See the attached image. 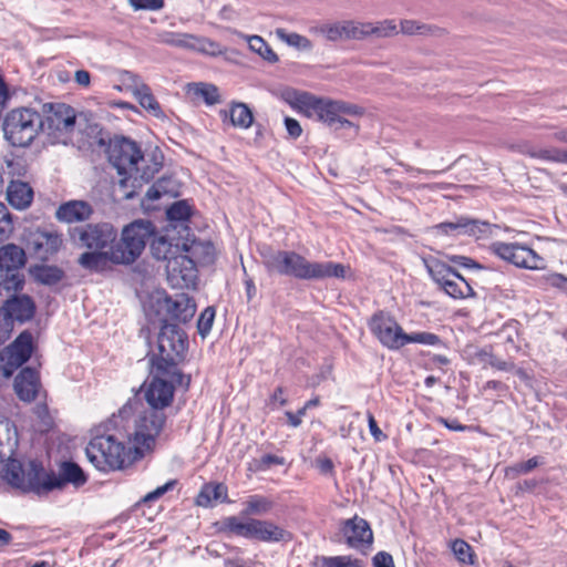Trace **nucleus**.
I'll list each match as a JSON object with an SVG mask.
<instances>
[{
    "instance_id": "20e7f679",
    "label": "nucleus",
    "mask_w": 567,
    "mask_h": 567,
    "mask_svg": "<svg viewBox=\"0 0 567 567\" xmlns=\"http://www.w3.org/2000/svg\"><path fill=\"white\" fill-rule=\"evenodd\" d=\"M105 147L110 163L121 176L118 186L123 190V197L133 198L136 189L148 183L157 168L140 169L138 163L144 161V155L137 143L127 137L114 136Z\"/></svg>"
},
{
    "instance_id": "a18cd8bd",
    "label": "nucleus",
    "mask_w": 567,
    "mask_h": 567,
    "mask_svg": "<svg viewBox=\"0 0 567 567\" xmlns=\"http://www.w3.org/2000/svg\"><path fill=\"white\" fill-rule=\"evenodd\" d=\"M402 347H404L408 343H422L427 346H436L441 344L442 340L441 338L432 332H413V333H405L402 332Z\"/></svg>"
},
{
    "instance_id": "4c0bfd02",
    "label": "nucleus",
    "mask_w": 567,
    "mask_h": 567,
    "mask_svg": "<svg viewBox=\"0 0 567 567\" xmlns=\"http://www.w3.org/2000/svg\"><path fill=\"white\" fill-rule=\"evenodd\" d=\"M443 291L454 299H464L475 296V291L460 272L458 277H453L450 282H445Z\"/></svg>"
},
{
    "instance_id": "a878e982",
    "label": "nucleus",
    "mask_w": 567,
    "mask_h": 567,
    "mask_svg": "<svg viewBox=\"0 0 567 567\" xmlns=\"http://www.w3.org/2000/svg\"><path fill=\"white\" fill-rule=\"evenodd\" d=\"M113 256V247L107 250H89L79 256L78 264L90 272H102L106 270L109 262L117 265V261Z\"/></svg>"
},
{
    "instance_id": "c9c22d12",
    "label": "nucleus",
    "mask_w": 567,
    "mask_h": 567,
    "mask_svg": "<svg viewBox=\"0 0 567 567\" xmlns=\"http://www.w3.org/2000/svg\"><path fill=\"white\" fill-rule=\"evenodd\" d=\"M522 152L534 158H540L555 163H567V151L556 147L536 148L529 145H525Z\"/></svg>"
},
{
    "instance_id": "bb28decb",
    "label": "nucleus",
    "mask_w": 567,
    "mask_h": 567,
    "mask_svg": "<svg viewBox=\"0 0 567 567\" xmlns=\"http://www.w3.org/2000/svg\"><path fill=\"white\" fill-rule=\"evenodd\" d=\"M6 198L13 208L22 210L31 205L33 189L27 182L11 181L7 186Z\"/></svg>"
},
{
    "instance_id": "4468645a",
    "label": "nucleus",
    "mask_w": 567,
    "mask_h": 567,
    "mask_svg": "<svg viewBox=\"0 0 567 567\" xmlns=\"http://www.w3.org/2000/svg\"><path fill=\"white\" fill-rule=\"evenodd\" d=\"M27 262L24 249L16 244L0 247V279L7 287V292H18L23 289L24 275L20 271Z\"/></svg>"
},
{
    "instance_id": "c03bdc74",
    "label": "nucleus",
    "mask_w": 567,
    "mask_h": 567,
    "mask_svg": "<svg viewBox=\"0 0 567 567\" xmlns=\"http://www.w3.org/2000/svg\"><path fill=\"white\" fill-rule=\"evenodd\" d=\"M276 35L288 45L299 50L310 51L312 49V42L307 37L299 33H288L285 29L279 28L276 30Z\"/></svg>"
},
{
    "instance_id": "6e6d98bb",
    "label": "nucleus",
    "mask_w": 567,
    "mask_h": 567,
    "mask_svg": "<svg viewBox=\"0 0 567 567\" xmlns=\"http://www.w3.org/2000/svg\"><path fill=\"white\" fill-rule=\"evenodd\" d=\"M131 7L135 10L157 11L164 8V0H128Z\"/></svg>"
},
{
    "instance_id": "c85d7f7f",
    "label": "nucleus",
    "mask_w": 567,
    "mask_h": 567,
    "mask_svg": "<svg viewBox=\"0 0 567 567\" xmlns=\"http://www.w3.org/2000/svg\"><path fill=\"white\" fill-rule=\"evenodd\" d=\"M30 276L43 286L52 287L61 282L65 271L56 265L38 264L29 268Z\"/></svg>"
},
{
    "instance_id": "f704fd0d",
    "label": "nucleus",
    "mask_w": 567,
    "mask_h": 567,
    "mask_svg": "<svg viewBox=\"0 0 567 567\" xmlns=\"http://www.w3.org/2000/svg\"><path fill=\"white\" fill-rule=\"evenodd\" d=\"M188 93L194 97H200L207 105H215L220 102L218 87L210 83H190L188 84Z\"/></svg>"
},
{
    "instance_id": "aec40b11",
    "label": "nucleus",
    "mask_w": 567,
    "mask_h": 567,
    "mask_svg": "<svg viewBox=\"0 0 567 567\" xmlns=\"http://www.w3.org/2000/svg\"><path fill=\"white\" fill-rule=\"evenodd\" d=\"M62 244V235L55 230L38 228L30 231L25 237L28 250L41 261H47L58 254Z\"/></svg>"
},
{
    "instance_id": "58836bf2",
    "label": "nucleus",
    "mask_w": 567,
    "mask_h": 567,
    "mask_svg": "<svg viewBox=\"0 0 567 567\" xmlns=\"http://www.w3.org/2000/svg\"><path fill=\"white\" fill-rule=\"evenodd\" d=\"M226 495V487L223 484H205L196 496V505L202 507L212 506L213 501H218Z\"/></svg>"
},
{
    "instance_id": "6e6552de",
    "label": "nucleus",
    "mask_w": 567,
    "mask_h": 567,
    "mask_svg": "<svg viewBox=\"0 0 567 567\" xmlns=\"http://www.w3.org/2000/svg\"><path fill=\"white\" fill-rule=\"evenodd\" d=\"M131 434L132 432L127 436V449L110 434L93 437L85 450L89 461L103 472L123 468L126 460L128 463L137 461L138 458H134L133 445L130 441Z\"/></svg>"
},
{
    "instance_id": "603ef678",
    "label": "nucleus",
    "mask_w": 567,
    "mask_h": 567,
    "mask_svg": "<svg viewBox=\"0 0 567 567\" xmlns=\"http://www.w3.org/2000/svg\"><path fill=\"white\" fill-rule=\"evenodd\" d=\"M452 550L462 563L473 564L472 547L463 539H455L452 543Z\"/></svg>"
},
{
    "instance_id": "6ab92c4d",
    "label": "nucleus",
    "mask_w": 567,
    "mask_h": 567,
    "mask_svg": "<svg viewBox=\"0 0 567 567\" xmlns=\"http://www.w3.org/2000/svg\"><path fill=\"white\" fill-rule=\"evenodd\" d=\"M369 328L382 346L391 350L402 348L403 329L392 316L384 311L375 312L369 321Z\"/></svg>"
},
{
    "instance_id": "37998d69",
    "label": "nucleus",
    "mask_w": 567,
    "mask_h": 567,
    "mask_svg": "<svg viewBox=\"0 0 567 567\" xmlns=\"http://www.w3.org/2000/svg\"><path fill=\"white\" fill-rule=\"evenodd\" d=\"M401 32L406 35L413 34H440L442 29L431 25L420 23L415 20H402L401 21Z\"/></svg>"
},
{
    "instance_id": "3c124183",
    "label": "nucleus",
    "mask_w": 567,
    "mask_h": 567,
    "mask_svg": "<svg viewBox=\"0 0 567 567\" xmlns=\"http://www.w3.org/2000/svg\"><path fill=\"white\" fill-rule=\"evenodd\" d=\"M13 229L12 215L9 213L7 206L0 203V241L9 238Z\"/></svg>"
},
{
    "instance_id": "2eb2a0df",
    "label": "nucleus",
    "mask_w": 567,
    "mask_h": 567,
    "mask_svg": "<svg viewBox=\"0 0 567 567\" xmlns=\"http://www.w3.org/2000/svg\"><path fill=\"white\" fill-rule=\"evenodd\" d=\"M34 350L31 331L23 330L9 346L0 350V377L9 379L28 362Z\"/></svg>"
},
{
    "instance_id": "a19ab883",
    "label": "nucleus",
    "mask_w": 567,
    "mask_h": 567,
    "mask_svg": "<svg viewBox=\"0 0 567 567\" xmlns=\"http://www.w3.org/2000/svg\"><path fill=\"white\" fill-rule=\"evenodd\" d=\"M249 49L269 63L278 62L279 58L269 44L259 35L247 37Z\"/></svg>"
},
{
    "instance_id": "f03ea898",
    "label": "nucleus",
    "mask_w": 567,
    "mask_h": 567,
    "mask_svg": "<svg viewBox=\"0 0 567 567\" xmlns=\"http://www.w3.org/2000/svg\"><path fill=\"white\" fill-rule=\"evenodd\" d=\"M4 480L24 493L32 492L42 496L53 491H62L66 485L80 488L86 484L87 475L73 461L61 462L55 473L53 470L47 471L39 460H30L27 464L13 460L7 465Z\"/></svg>"
},
{
    "instance_id": "7c9ffc66",
    "label": "nucleus",
    "mask_w": 567,
    "mask_h": 567,
    "mask_svg": "<svg viewBox=\"0 0 567 567\" xmlns=\"http://www.w3.org/2000/svg\"><path fill=\"white\" fill-rule=\"evenodd\" d=\"M151 239V252L157 260H166L167 264L171 258H175L183 251L178 243L173 244L166 236L157 235L156 229Z\"/></svg>"
},
{
    "instance_id": "5701e85b",
    "label": "nucleus",
    "mask_w": 567,
    "mask_h": 567,
    "mask_svg": "<svg viewBox=\"0 0 567 567\" xmlns=\"http://www.w3.org/2000/svg\"><path fill=\"white\" fill-rule=\"evenodd\" d=\"M40 388V377L35 369L31 367L22 368L13 382V389L17 396L23 402L35 400Z\"/></svg>"
},
{
    "instance_id": "cd10ccee",
    "label": "nucleus",
    "mask_w": 567,
    "mask_h": 567,
    "mask_svg": "<svg viewBox=\"0 0 567 567\" xmlns=\"http://www.w3.org/2000/svg\"><path fill=\"white\" fill-rule=\"evenodd\" d=\"M76 126L81 133L85 134L89 138L94 140L101 147H105L112 140L110 133L105 132L101 124L94 121L92 115L81 113L78 116Z\"/></svg>"
},
{
    "instance_id": "f8f14e48",
    "label": "nucleus",
    "mask_w": 567,
    "mask_h": 567,
    "mask_svg": "<svg viewBox=\"0 0 567 567\" xmlns=\"http://www.w3.org/2000/svg\"><path fill=\"white\" fill-rule=\"evenodd\" d=\"M72 244L87 250H105L114 247L117 231L110 223L74 226L69 229Z\"/></svg>"
},
{
    "instance_id": "c756f323",
    "label": "nucleus",
    "mask_w": 567,
    "mask_h": 567,
    "mask_svg": "<svg viewBox=\"0 0 567 567\" xmlns=\"http://www.w3.org/2000/svg\"><path fill=\"white\" fill-rule=\"evenodd\" d=\"M219 115L224 122L229 118L233 126L245 130L249 128L254 122L251 110L241 102H233L229 111L220 110Z\"/></svg>"
},
{
    "instance_id": "2f4dec72",
    "label": "nucleus",
    "mask_w": 567,
    "mask_h": 567,
    "mask_svg": "<svg viewBox=\"0 0 567 567\" xmlns=\"http://www.w3.org/2000/svg\"><path fill=\"white\" fill-rule=\"evenodd\" d=\"M133 94L138 101L140 105L150 112L155 117H164V113L161 109L159 103L154 97L151 89L145 83H136L133 89Z\"/></svg>"
},
{
    "instance_id": "412c9836",
    "label": "nucleus",
    "mask_w": 567,
    "mask_h": 567,
    "mask_svg": "<svg viewBox=\"0 0 567 567\" xmlns=\"http://www.w3.org/2000/svg\"><path fill=\"white\" fill-rule=\"evenodd\" d=\"M341 533L346 539V544L355 549L370 546L373 540V534L369 523L358 516L344 520L342 523Z\"/></svg>"
},
{
    "instance_id": "393cba45",
    "label": "nucleus",
    "mask_w": 567,
    "mask_h": 567,
    "mask_svg": "<svg viewBox=\"0 0 567 567\" xmlns=\"http://www.w3.org/2000/svg\"><path fill=\"white\" fill-rule=\"evenodd\" d=\"M93 214L92 206L84 200H70L59 206L55 217L64 223H78L87 220Z\"/></svg>"
},
{
    "instance_id": "49530a36",
    "label": "nucleus",
    "mask_w": 567,
    "mask_h": 567,
    "mask_svg": "<svg viewBox=\"0 0 567 567\" xmlns=\"http://www.w3.org/2000/svg\"><path fill=\"white\" fill-rule=\"evenodd\" d=\"M193 34L183 32H163L159 42L175 48L190 49Z\"/></svg>"
},
{
    "instance_id": "4be33fe9",
    "label": "nucleus",
    "mask_w": 567,
    "mask_h": 567,
    "mask_svg": "<svg viewBox=\"0 0 567 567\" xmlns=\"http://www.w3.org/2000/svg\"><path fill=\"white\" fill-rule=\"evenodd\" d=\"M491 225L478 219L458 217L455 221H445L435 226L444 235H468L476 238L486 236L489 233Z\"/></svg>"
},
{
    "instance_id": "ea45409f",
    "label": "nucleus",
    "mask_w": 567,
    "mask_h": 567,
    "mask_svg": "<svg viewBox=\"0 0 567 567\" xmlns=\"http://www.w3.org/2000/svg\"><path fill=\"white\" fill-rule=\"evenodd\" d=\"M193 51L200 52L203 54L217 56L225 52V49L216 41L205 38L197 37L193 34V40L190 43V49Z\"/></svg>"
},
{
    "instance_id": "de8ad7c7",
    "label": "nucleus",
    "mask_w": 567,
    "mask_h": 567,
    "mask_svg": "<svg viewBox=\"0 0 567 567\" xmlns=\"http://www.w3.org/2000/svg\"><path fill=\"white\" fill-rule=\"evenodd\" d=\"M192 208L186 200H177L166 209L169 221H186L190 218Z\"/></svg>"
},
{
    "instance_id": "052dcab7",
    "label": "nucleus",
    "mask_w": 567,
    "mask_h": 567,
    "mask_svg": "<svg viewBox=\"0 0 567 567\" xmlns=\"http://www.w3.org/2000/svg\"><path fill=\"white\" fill-rule=\"evenodd\" d=\"M166 183L165 178L158 179L155 184H153L146 192V198L150 200H157L162 197L163 194L167 193L164 184Z\"/></svg>"
},
{
    "instance_id": "4d7b16f0",
    "label": "nucleus",
    "mask_w": 567,
    "mask_h": 567,
    "mask_svg": "<svg viewBox=\"0 0 567 567\" xmlns=\"http://www.w3.org/2000/svg\"><path fill=\"white\" fill-rule=\"evenodd\" d=\"M142 392V388L131 398L118 411V414L122 419L128 417L133 412L137 411L142 405L140 394Z\"/></svg>"
},
{
    "instance_id": "bf43d9fd",
    "label": "nucleus",
    "mask_w": 567,
    "mask_h": 567,
    "mask_svg": "<svg viewBox=\"0 0 567 567\" xmlns=\"http://www.w3.org/2000/svg\"><path fill=\"white\" fill-rule=\"evenodd\" d=\"M284 124L289 137H291L292 140H297L301 136L302 127L296 118L286 116L284 120Z\"/></svg>"
},
{
    "instance_id": "13d9d810",
    "label": "nucleus",
    "mask_w": 567,
    "mask_h": 567,
    "mask_svg": "<svg viewBox=\"0 0 567 567\" xmlns=\"http://www.w3.org/2000/svg\"><path fill=\"white\" fill-rule=\"evenodd\" d=\"M446 258L451 262L458 265L461 267H464V268H474V269H483L484 268L477 261H475L474 259L466 257V256L451 255V256H446Z\"/></svg>"
},
{
    "instance_id": "e433bc0d",
    "label": "nucleus",
    "mask_w": 567,
    "mask_h": 567,
    "mask_svg": "<svg viewBox=\"0 0 567 567\" xmlns=\"http://www.w3.org/2000/svg\"><path fill=\"white\" fill-rule=\"evenodd\" d=\"M312 567H362L361 559L351 556H316L311 563Z\"/></svg>"
},
{
    "instance_id": "79ce46f5",
    "label": "nucleus",
    "mask_w": 567,
    "mask_h": 567,
    "mask_svg": "<svg viewBox=\"0 0 567 567\" xmlns=\"http://www.w3.org/2000/svg\"><path fill=\"white\" fill-rule=\"evenodd\" d=\"M425 268L433 281L443 280L444 276L458 277V271L445 262L431 258L424 260Z\"/></svg>"
},
{
    "instance_id": "423d86ee",
    "label": "nucleus",
    "mask_w": 567,
    "mask_h": 567,
    "mask_svg": "<svg viewBox=\"0 0 567 567\" xmlns=\"http://www.w3.org/2000/svg\"><path fill=\"white\" fill-rule=\"evenodd\" d=\"M188 336L177 323H159L156 343L147 352L148 367L157 373L182 372L178 365L185 361L188 350Z\"/></svg>"
},
{
    "instance_id": "f257e3e1",
    "label": "nucleus",
    "mask_w": 567,
    "mask_h": 567,
    "mask_svg": "<svg viewBox=\"0 0 567 567\" xmlns=\"http://www.w3.org/2000/svg\"><path fill=\"white\" fill-rule=\"evenodd\" d=\"M157 372L154 367H150L152 379L144 391V399L148 409L140 412L130 436L134 458H143L146 453L153 451L156 439L166 422L164 409L171 405L175 386L182 385L185 379L182 372Z\"/></svg>"
},
{
    "instance_id": "a211bd4d",
    "label": "nucleus",
    "mask_w": 567,
    "mask_h": 567,
    "mask_svg": "<svg viewBox=\"0 0 567 567\" xmlns=\"http://www.w3.org/2000/svg\"><path fill=\"white\" fill-rule=\"evenodd\" d=\"M489 249L501 259L519 268L537 269L540 261L535 250L517 243L495 241Z\"/></svg>"
},
{
    "instance_id": "f3484780",
    "label": "nucleus",
    "mask_w": 567,
    "mask_h": 567,
    "mask_svg": "<svg viewBox=\"0 0 567 567\" xmlns=\"http://www.w3.org/2000/svg\"><path fill=\"white\" fill-rule=\"evenodd\" d=\"M43 131L58 137L61 134H72L78 123L75 110L65 103H45L42 107Z\"/></svg>"
},
{
    "instance_id": "338daca9",
    "label": "nucleus",
    "mask_w": 567,
    "mask_h": 567,
    "mask_svg": "<svg viewBox=\"0 0 567 567\" xmlns=\"http://www.w3.org/2000/svg\"><path fill=\"white\" fill-rule=\"evenodd\" d=\"M74 79H75V82L79 85L87 86L90 84V81H91V75L85 70H78L75 72Z\"/></svg>"
},
{
    "instance_id": "1a4fd4ad",
    "label": "nucleus",
    "mask_w": 567,
    "mask_h": 567,
    "mask_svg": "<svg viewBox=\"0 0 567 567\" xmlns=\"http://www.w3.org/2000/svg\"><path fill=\"white\" fill-rule=\"evenodd\" d=\"M2 131L12 147H28L43 131V117L32 107H16L6 114Z\"/></svg>"
},
{
    "instance_id": "0e129e2a",
    "label": "nucleus",
    "mask_w": 567,
    "mask_h": 567,
    "mask_svg": "<svg viewBox=\"0 0 567 567\" xmlns=\"http://www.w3.org/2000/svg\"><path fill=\"white\" fill-rule=\"evenodd\" d=\"M13 454V445H11L9 442L7 443H3L1 440H0V463L4 462V461H8V463L6 464V467L4 470L7 468V465L13 461L14 458H12ZM6 475V473L3 474V476Z\"/></svg>"
},
{
    "instance_id": "864d4df0",
    "label": "nucleus",
    "mask_w": 567,
    "mask_h": 567,
    "mask_svg": "<svg viewBox=\"0 0 567 567\" xmlns=\"http://www.w3.org/2000/svg\"><path fill=\"white\" fill-rule=\"evenodd\" d=\"M215 319V310L213 307H207L204 309V311L200 313L198 321H197V329L198 333L202 337H205L209 331L212 330L213 322Z\"/></svg>"
},
{
    "instance_id": "72a5a7b5",
    "label": "nucleus",
    "mask_w": 567,
    "mask_h": 567,
    "mask_svg": "<svg viewBox=\"0 0 567 567\" xmlns=\"http://www.w3.org/2000/svg\"><path fill=\"white\" fill-rule=\"evenodd\" d=\"M360 30L362 32V39L369 35H375L378 38H390L399 33L395 21L391 19L383 20L377 24L371 22H361Z\"/></svg>"
},
{
    "instance_id": "7ed1b4c3",
    "label": "nucleus",
    "mask_w": 567,
    "mask_h": 567,
    "mask_svg": "<svg viewBox=\"0 0 567 567\" xmlns=\"http://www.w3.org/2000/svg\"><path fill=\"white\" fill-rule=\"evenodd\" d=\"M262 265L272 275L295 277L300 280L344 278L346 267L332 261L310 262L292 250H276L270 247L260 251Z\"/></svg>"
},
{
    "instance_id": "b1692460",
    "label": "nucleus",
    "mask_w": 567,
    "mask_h": 567,
    "mask_svg": "<svg viewBox=\"0 0 567 567\" xmlns=\"http://www.w3.org/2000/svg\"><path fill=\"white\" fill-rule=\"evenodd\" d=\"M361 22L342 21L332 24H323L319 28V32L329 41L338 40H362L360 30Z\"/></svg>"
},
{
    "instance_id": "dca6fc26",
    "label": "nucleus",
    "mask_w": 567,
    "mask_h": 567,
    "mask_svg": "<svg viewBox=\"0 0 567 567\" xmlns=\"http://www.w3.org/2000/svg\"><path fill=\"white\" fill-rule=\"evenodd\" d=\"M11 295L0 307V327L11 336L14 322L25 323L35 315L37 306L29 295Z\"/></svg>"
},
{
    "instance_id": "09e8293b",
    "label": "nucleus",
    "mask_w": 567,
    "mask_h": 567,
    "mask_svg": "<svg viewBox=\"0 0 567 567\" xmlns=\"http://www.w3.org/2000/svg\"><path fill=\"white\" fill-rule=\"evenodd\" d=\"M540 464L539 457L534 456L526 462L515 463L508 466L505 471L506 476L509 478H516L518 475L527 474L536 468Z\"/></svg>"
},
{
    "instance_id": "0eeeda50",
    "label": "nucleus",
    "mask_w": 567,
    "mask_h": 567,
    "mask_svg": "<svg viewBox=\"0 0 567 567\" xmlns=\"http://www.w3.org/2000/svg\"><path fill=\"white\" fill-rule=\"evenodd\" d=\"M213 245L193 243L190 247L183 245V251L166 264L167 281L172 288H189L197 279L198 261L210 262L213 260Z\"/></svg>"
},
{
    "instance_id": "9b49d317",
    "label": "nucleus",
    "mask_w": 567,
    "mask_h": 567,
    "mask_svg": "<svg viewBox=\"0 0 567 567\" xmlns=\"http://www.w3.org/2000/svg\"><path fill=\"white\" fill-rule=\"evenodd\" d=\"M155 226L151 220L137 219L122 231L121 240L114 243V258L117 265L133 264L143 252L146 243L154 235Z\"/></svg>"
},
{
    "instance_id": "5fc2aeb1",
    "label": "nucleus",
    "mask_w": 567,
    "mask_h": 567,
    "mask_svg": "<svg viewBox=\"0 0 567 567\" xmlns=\"http://www.w3.org/2000/svg\"><path fill=\"white\" fill-rule=\"evenodd\" d=\"M177 484L176 480H171L162 486H158L154 491L147 493L143 498L142 503L148 504L161 498L164 494L172 491Z\"/></svg>"
},
{
    "instance_id": "ddd939ff",
    "label": "nucleus",
    "mask_w": 567,
    "mask_h": 567,
    "mask_svg": "<svg viewBox=\"0 0 567 567\" xmlns=\"http://www.w3.org/2000/svg\"><path fill=\"white\" fill-rule=\"evenodd\" d=\"M151 308L159 323H186L196 311L194 300L186 293L158 296L152 301Z\"/></svg>"
},
{
    "instance_id": "473e14b6",
    "label": "nucleus",
    "mask_w": 567,
    "mask_h": 567,
    "mask_svg": "<svg viewBox=\"0 0 567 567\" xmlns=\"http://www.w3.org/2000/svg\"><path fill=\"white\" fill-rule=\"evenodd\" d=\"M244 506L245 507L241 511L244 516H262L271 512L275 506V502L267 496L255 494L248 496L244 503Z\"/></svg>"
},
{
    "instance_id": "8fccbe9b",
    "label": "nucleus",
    "mask_w": 567,
    "mask_h": 567,
    "mask_svg": "<svg viewBox=\"0 0 567 567\" xmlns=\"http://www.w3.org/2000/svg\"><path fill=\"white\" fill-rule=\"evenodd\" d=\"M478 359L482 363L488 364L499 371H509L514 368L513 362L504 361L487 350H482L478 353Z\"/></svg>"
},
{
    "instance_id": "69168bd1",
    "label": "nucleus",
    "mask_w": 567,
    "mask_h": 567,
    "mask_svg": "<svg viewBox=\"0 0 567 567\" xmlns=\"http://www.w3.org/2000/svg\"><path fill=\"white\" fill-rule=\"evenodd\" d=\"M368 423L370 433L377 441H380L382 437H385V435L379 429L378 423L371 413L368 414Z\"/></svg>"
},
{
    "instance_id": "680f3d73",
    "label": "nucleus",
    "mask_w": 567,
    "mask_h": 567,
    "mask_svg": "<svg viewBox=\"0 0 567 567\" xmlns=\"http://www.w3.org/2000/svg\"><path fill=\"white\" fill-rule=\"evenodd\" d=\"M373 567H395L393 557L388 551H379L372 558Z\"/></svg>"
},
{
    "instance_id": "9d476101",
    "label": "nucleus",
    "mask_w": 567,
    "mask_h": 567,
    "mask_svg": "<svg viewBox=\"0 0 567 567\" xmlns=\"http://www.w3.org/2000/svg\"><path fill=\"white\" fill-rule=\"evenodd\" d=\"M224 530L236 536L262 543H288L292 534L269 519L248 518L241 522L236 516L226 517L223 520Z\"/></svg>"
},
{
    "instance_id": "e2e57ef3",
    "label": "nucleus",
    "mask_w": 567,
    "mask_h": 567,
    "mask_svg": "<svg viewBox=\"0 0 567 567\" xmlns=\"http://www.w3.org/2000/svg\"><path fill=\"white\" fill-rule=\"evenodd\" d=\"M548 284L567 295V277L561 274H553L547 279Z\"/></svg>"
},
{
    "instance_id": "774afa93",
    "label": "nucleus",
    "mask_w": 567,
    "mask_h": 567,
    "mask_svg": "<svg viewBox=\"0 0 567 567\" xmlns=\"http://www.w3.org/2000/svg\"><path fill=\"white\" fill-rule=\"evenodd\" d=\"M245 288H246L247 300L251 301L252 298L256 296V292H257L255 282H254V280L251 278H246L245 279Z\"/></svg>"
},
{
    "instance_id": "39448f33",
    "label": "nucleus",
    "mask_w": 567,
    "mask_h": 567,
    "mask_svg": "<svg viewBox=\"0 0 567 567\" xmlns=\"http://www.w3.org/2000/svg\"><path fill=\"white\" fill-rule=\"evenodd\" d=\"M291 94L295 95L293 104L307 117L315 116L330 128H354L358 132L359 126L344 116H361L364 113L363 107L342 100L318 97L308 92L293 91Z\"/></svg>"
}]
</instances>
